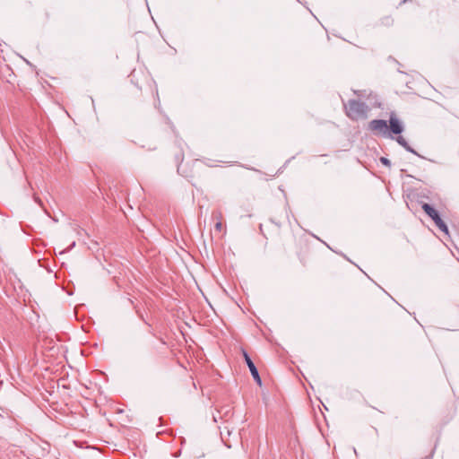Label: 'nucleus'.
Returning a JSON list of instances; mask_svg holds the SVG:
<instances>
[{"label":"nucleus","instance_id":"f257e3e1","mask_svg":"<svg viewBox=\"0 0 459 459\" xmlns=\"http://www.w3.org/2000/svg\"><path fill=\"white\" fill-rule=\"evenodd\" d=\"M345 113L352 120L365 119L369 111L368 106L359 100H350L344 104Z\"/></svg>","mask_w":459,"mask_h":459},{"label":"nucleus","instance_id":"f03ea898","mask_svg":"<svg viewBox=\"0 0 459 459\" xmlns=\"http://www.w3.org/2000/svg\"><path fill=\"white\" fill-rule=\"evenodd\" d=\"M422 210L434 221L436 226L446 234L448 233V228L446 225V223L443 221V220L440 218L437 211L434 209L430 204H422Z\"/></svg>","mask_w":459,"mask_h":459},{"label":"nucleus","instance_id":"7ed1b4c3","mask_svg":"<svg viewBox=\"0 0 459 459\" xmlns=\"http://www.w3.org/2000/svg\"><path fill=\"white\" fill-rule=\"evenodd\" d=\"M369 129L377 134L386 135L388 134V126L385 120L374 119L369 122Z\"/></svg>","mask_w":459,"mask_h":459},{"label":"nucleus","instance_id":"20e7f679","mask_svg":"<svg viewBox=\"0 0 459 459\" xmlns=\"http://www.w3.org/2000/svg\"><path fill=\"white\" fill-rule=\"evenodd\" d=\"M243 356L245 358V360H246V363L251 372V375L252 377H254L255 381L259 385H262V380H261V377L259 376V373H258V370L256 368V367L255 366L254 362L252 361V359H250V357L248 356V354L243 351Z\"/></svg>","mask_w":459,"mask_h":459},{"label":"nucleus","instance_id":"39448f33","mask_svg":"<svg viewBox=\"0 0 459 459\" xmlns=\"http://www.w3.org/2000/svg\"><path fill=\"white\" fill-rule=\"evenodd\" d=\"M390 130L395 134H399L403 131V126L396 117L395 114L392 113L389 119Z\"/></svg>","mask_w":459,"mask_h":459},{"label":"nucleus","instance_id":"423d86ee","mask_svg":"<svg viewBox=\"0 0 459 459\" xmlns=\"http://www.w3.org/2000/svg\"><path fill=\"white\" fill-rule=\"evenodd\" d=\"M397 143L402 145L406 151L417 154V152L408 144L406 140L403 136H398L396 139Z\"/></svg>","mask_w":459,"mask_h":459},{"label":"nucleus","instance_id":"0eeeda50","mask_svg":"<svg viewBox=\"0 0 459 459\" xmlns=\"http://www.w3.org/2000/svg\"><path fill=\"white\" fill-rule=\"evenodd\" d=\"M380 161H381V163H383L385 166L389 167L391 165L390 160L387 158H385V157H381L380 158Z\"/></svg>","mask_w":459,"mask_h":459},{"label":"nucleus","instance_id":"6e6552de","mask_svg":"<svg viewBox=\"0 0 459 459\" xmlns=\"http://www.w3.org/2000/svg\"><path fill=\"white\" fill-rule=\"evenodd\" d=\"M214 229H215V230H217V231H221V229H222V223H221V221H218L215 223V225H214Z\"/></svg>","mask_w":459,"mask_h":459},{"label":"nucleus","instance_id":"1a4fd4ad","mask_svg":"<svg viewBox=\"0 0 459 459\" xmlns=\"http://www.w3.org/2000/svg\"><path fill=\"white\" fill-rule=\"evenodd\" d=\"M213 215H214V217L216 218L217 221H221V219H222V214H221V212H219L214 213Z\"/></svg>","mask_w":459,"mask_h":459}]
</instances>
